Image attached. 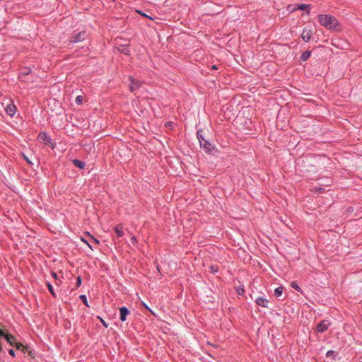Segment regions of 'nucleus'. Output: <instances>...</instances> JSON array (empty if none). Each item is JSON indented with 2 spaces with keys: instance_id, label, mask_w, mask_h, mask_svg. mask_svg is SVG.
<instances>
[{
  "instance_id": "bb28decb",
  "label": "nucleus",
  "mask_w": 362,
  "mask_h": 362,
  "mask_svg": "<svg viewBox=\"0 0 362 362\" xmlns=\"http://www.w3.org/2000/svg\"><path fill=\"white\" fill-rule=\"evenodd\" d=\"M76 284L77 287H79L81 285V278L80 276L77 277Z\"/></svg>"
},
{
  "instance_id": "f3484780",
  "label": "nucleus",
  "mask_w": 362,
  "mask_h": 362,
  "mask_svg": "<svg viewBox=\"0 0 362 362\" xmlns=\"http://www.w3.org/2000/svg\"><path fill=\"white\" fill-rule=\"evenodd\" d=\"M39 138L40 139L43 140L45 142H49L50 141L49 137H48L45 133H40L39 134Z\"/></svg>"
},
{
  "instance_id": "5701e85b",
  "label": "nucleus",
  "mask_w": 362,
  "mask_h": 362,
  "mask_svg": "<svg viewBox=\"0 0 362 362\" xmlns=\"http://www.w3.org/2000/svg\"><path fill=\"white\" fill-rule=\"evenodd\" d=\"M313 191L315 192H319V193H321V192H324V188H322V187H315Z\"/></svg>"
},
{
  "instance_id": "b1692460",
  "label": "nucleus",
  "mask_w": 362,
  "mask_h": 362,
  "mask_svg": "<svg viewBox=\"0 0 362 362\" xmlns=\"http://www.w3.org/2000/svg\"><path fill=\"white\" fill-rule=\"evenodd\" d=\"M90 243H95L96 245L99 244V241L91 235H90Z\"/></svg>"
},
{
  "instance_id": "4c0bfd02",
  "label": "nucleus",
  "mask_w": 362,
  "mask_h": 362,
  "mask_svg": "<svg viewBox=\"0 0 362 362\" xmlns=\"http://www.w3.org/2000/svg\"><path fill=\"white\" fill-rule=\"evenodd\" d=\"M24 158L29 163H31V162L29 160V158H27L25 156Z\"/></svg>"
},
{
  "instance_id": "72a5a7b5",
  "label": "nucleus",
  "mask_w": 362,
  "mask_h": 362,
  "mask_svg": "<svg viewBox=\"0 0 362 362\" xmlns=\"http://www.w3.org/2000/svg\"><path fill=\"white\" fill-rule=\"evenodd\" d=\"M52 276L55 279H57V275L55 272H52Z\"/></svg>"
},
{
  "instance_id": "f03ea898",
  "label": "nucleus",
  "mask_w": 362,
  "mask_h": 362,
  "mask_svg": "<svg viewBox=\"0 0 362 362\" xmlns=\"http://www.w3.org/2000/svg\"><path fill=\"white\" fill-rule=\"evenodd\" d=\"M86 36H87V35H86V32H84V31L79 32L78 33L73 35L71 37L70 42L72 43H76L78 42H81L85 40Z\"/></svg>"
},
{
  "instance_id": "a19ab883",
  "label": "nucleus",
  "mask_w": 362,
  "mask_h": 362,
  "mask_svg": "<svg viewBox=\"0 0 362 362\" xmlns=\"http://www.w3.org/2000/svg\"><path fill=\"white\" fill-rule=\"evenodd\" d=\"M362 362V361H361Z\"/></svg>"
},
{
  "instance_id": "473e14b6",
  "label": "nucleus",
  "mask_w": 362,
  "mask_h": 362,
  "mask_svg": "<svg viewBox=\"0 0 362 362\" xmlns=\"http://www.w3.org/2000/svg\"><path fill=\"white\" fill-rule=\"evenodd\" d=\"M243 292H244V290L243 288H239L238 290V294H243Z\"/></svg>"
},
{
  "instance_id": "2f4dec72",
  "label": "nucleus",
  "mask_w": 362,
  "mask_h": 362,
  "mask_svg": "<svg viewBox=\"0 0 362 362\" xmlns=\"http://www.w3.org/2000/svg\"><path fill=\"white\" fill-rule=\"evenodd\" d=\"M8 353H9V354H10L11 356H15V352H14V351H13V349H10V350L8 351Z\"/></svg>"
},
{
  "instance_id": "dca6fc26",
  "label": "nucleus",
  "mask_w": 362,
  "mask_h": 362,
  "mask_svg": "<svg viewBox=\"0 0 362 362\" xmlns=\"http://www.w3.org/2000/svg\"><path fill=\"white\" fill-rule=\"evenodd\" d=\"M283 290H284V287H282V286L277 287L274 290V295L277 297L281 296L283 293Z\"/></svg>"
},
{
  "instance_id": "c756f323",
  "label": "nucleus",
  "mask_w": 362,
  "mask_h": 362,
  "mask_svg": "<svg viewBox=\"0 0 362 362\" xmlns=\"http://www.w3.org/2000/svg\"><path fill=\"white\" fill-rule=\"evenodd\" d=\"M81 240H82V241H83L84 243H86L88 245V246L91 250H93V248H92V245H91L90 243L87 242V241H86V240H85L83 238H82Z\"/></svg>"
},
{
  "instance_id": "ea45409f",
  "label": "nucleus",
  "mask_w": 362,
  "mask_h": 362,
  "mask_svg": "<svg viewBox=\"0 0 362 362\" xmlns=\"http://www.w3.org/2000/svg\"><path fill=\"white\" fill-rule=\"evenodd\" d=\"M291 7V6H288V9L290 10V8Z\"/></svg>"
},
{
  "instance_id": "c85d7f7f",
  "label": "nucleus",
  "mask_w": 362,
  "mask_h": 362,
  "mask_svg": "<svg viewBox=\"0 0 362 362\" xmlns=\"http://www.w3.org/2000/svg\"><path fill=\"white\" fill-rule=\"evenodd\" d=\"M101 323L103 325L104 327L106 328L108 327L107 324L105 322L104 320H103L101 317H99Z\"/></svg>"
},
{
  "instance_id": "f257e3e1",
  "label": "nucleus",
  "mask_w": 362,
  "mask_h": 362,
  "mask_svg": "<svg viewBox=\"0 0 362 362\" xmlns=\"http://www.w3.org/2000/svg\"><path fill=\"white\" fill-rule=\"evenodd\" d=\"M318 21L320 25L327 30H337L339 26L338 20L331 15L320 14L318 16Z\"/></svg>"
},
{
  "instance_id": "412c9836",
  "label": "nucleus",
  "mask_w": 362,
  "mask_h": 362,
  "mask_svg": "<svg viewBox=\"0 0 362 362\" xmlns=\"http://www.w3.org/2000/svg\"><path fill=\"white\" fill-rule=\"evenodd\" d=\"M119 52L125 54H129V49L127 48V47L126 46H122L120 48H119Z\"/></svg>"
},
{
  "instance_id": "6ab92c4d",
  "label": "nucleus",
  "mask_w": 362,
  "mask_h": 362,
  "mask_svg": "<svg viewBox=\"0 0 362 362\" xmlns=\"http://www.w3.org/2000/svg\"><path fill=\"white\" fill-rule=\"evenodd\" d=\"M291 286L293 288L296 290L298 292L303 293L300 287L297 284L296 281H292Z\"/></svg>"
},
{
  "instance_id": "423d86ee",
  "label": "nucleus",
  "mask_w": 362,
  "mask_h": 362,
  "mask_svg": "<svg viewBox=\"0 0 362 362\" xmlns=\"http://www.w3.org/2000/svg\"><path fill=\"white\" fill-rule=\"evenodd\" d=\"M200 146L204 149V151L206 153H211L212 150L214 149L211 144L207 140L204 141L203 142L200 143Z\"/></svg>"
},
{
  "instance_id": "6e6552de",
  "label": "nucleus",
  "mask_w": 362,
  "mask_h": 362,
  "mask_svg": "<svg viewBox=\"0 0 362 362\" xmlns=\"http://www.w3.org/2000/svg\"><path fill=\"white\" fill-rule=\"evenodd\" d=\"M119 311H120L119 319L121 321L124 322L127 320V316L129 314V311L126 307L120 308Z\"/></svg>"
},
{
  "instance_id": "9d476101",
  "label": "nucleus",
  "mask_w": 362,
  "mask_h": 362,
  "mask_svg": "<svg viewBox=\"0 0 362 362\" xmlns=\"http://www.w3.org/2000/svg\"><path fill=\"white\" fill-rule=\"evenodd\" d=\"M256 303L257 305L263 307V308H267L268 307V300L262 297H259L256 299Z\"/></svg>"
},
{
  "instance_id": "9b49d317",
  "label": "nucleus",
  "mask_w": 362,
  "mask_h": 362,
  "mask_svg": "<svg viewBox=\"0 0 362 362\" xmlns=\"http://www.w3.org/2000/svg\"><path fill=\"white\" fill-rule=\"evenodd\" d=\"M310 4H298L297 6V8H295L292 10H291V11H295L296 9H300V10H306L307 11V13H310Z\"/></svg>"
},
{
  "instance_id": "aec40b11",
  "label": "nucleus",
  "mask_w": 362,
  "mask_h": 362,
  "mask_svg": "<svg viewBox=\"0 0 362 362\" xmlns=\"http://www.w3.org/2000/svg\"><path fill=\"white\" fill-rule=\"evenodd\" d=\"M47 288H48V289H49V292L51 293V294H52L54 297H56V293H55V292H54V288H53V287H52V284H51L49 282H47Z\"/></svg>"
},
{
  "instance_id": "7ed1b4c3",
  "label": "nucleus",
  "mask_w": 362,
  "mask_h": 362,
  "mask_svg": "<svg viewBox=\"0 0 362 362\" xmlns=\"http://www.w3.org/2000/svg\"><path fill=\"white\" fill-rule=\"evenodd\" d=\"M329 325H330V323H329V322L328 320H322L317 325V332H323L326 331L328 329Z\"/></svg>"
},
{
  "instance_id": "e433bc0d",
  "label": "nucleus",
  "mask_w": 362,
  "mask_h": 362,
  "mask_svg": "<svg viewBox=\"0 0 362 362\" xmlns=\"http://www.w3.org/2000/svg\"><path fill=\"white\" fill-rule=\"evenodd\" d=\"M333 352H334L333 351H329L327 353V356H328L329 355H332V354Z\"/></svg>"
},
{
  "instance_id": "4be33fe9",
  "label": "nucleus",
  "mask_w": 362,
  "mask_h": 362,
  "mask_svg": "<svg viewBox=\"0 0 362 362\" xmlns=\"http://www.w3.org/2000/svg\"><path fill=\"white\" fill-rule=\"evenodd\" d=\"M83 96H81V95H78V96L76 98V103L77 104H81V103H82V102H83Z\"/></svg>"
},
{
  "instance_id": "2eb2a0df",
  "label": "nucleus",
  "mask_w": 362,
  "mask_h": 362,
  "mask_svg": "<svg viewBox=\"0 0 362 362\" xmlns=\"http://www.w3.org/2000/svg\"><path fill=\"white\" fill-rule=\"evenodd\" d=\"M197 139L199 140V144L206 140L203 136L202 130L197 131Z\"/></svg>"
},
{
  "instance_id": "f8f14e48",
  "label": "nucleus",
  "mask_w": 362,
  "mask_h": 362,
  "mask_svg": "<svg viewBox=\"0 0 362 362\" xmlns=\"http://www.w3.org/2000/svg\"><path fill=\"white\" fill-rule=\"evenodd\" d=\"M0 337H4L5 339L7 340V341L11 344V345H13V341L15 340V338L13 336H12L11 334H5L4 332V334L3 335H0Z\"/></svg>"
},
{
  "instance_id": "a878e982",
  "label": "nucleus",
  "mask_w": 362,
  "mask_h": 362,
  "mask_svg": "<svg viewBox=\"0 0 362 362\" xmlns=\"http://www.w3.org/2000/svg\"><path fill=\"white\" fill-rule=\"evenodd\" d=\"M131 243H132L134 245H136V244H137V240H136V237H135V236H132V237L131 238Z\"/></svg>"
},
{
  "instance_id": "393cba45",
  "label": "nucleus",
  "mask_w": 362,
  "mask_h": 362,
  "mask_svg": "<svg viewBox=\"0 0 362 362\" xmlns=\"http://www.w3.org/2000/svg\"><path fill=\"white\" fill-rule=\"evenodd\" d=\"M210 270L211 271V272L216 273L218 272V267L217 266H211Z\"/></svg>"
},
{
  "instance_id": "a211bd4d",
  "label": "nucleus",
  "mask_w": 362,
  "mask_h": 362,
  "mask_svg": "<svg viewBox=\"0 0 362 362\" xmlns=\"http://www.w3.org/2000/svg\"><path fill=\"white\" fill-rule=\"evenodd\" d=\"M31 72V69L30 67H24L21 69V74L22 75H28Z\"/></svg>"
},
{
  "instance_id": "0eeeda50",
  "label": "nucleus",
  "mask_w": 362,
  "mask_h": 362,
  "mask_svg": "<svg viewBox=\"0 0 362 362\" xmlns=\"http://www.w3.org/2000/svg\"><path fill=\"white\" fill-rule=\"evenodd\" d=\"M5 110L6 113L11 117L16 112V107L13 103L8 104Z\"/></svg>"
},
{
  "instance_id": "ddd939ff",
  "label": "nucleus",
  "mask_w": 362,
  "mask_h": 362,
  "mask_svg": "<svg viewBox=\"0 0 362 362\" xmlns=\"http://www.w3.org/2000/svg\"><path fill=\"white\" fill-rule=\"evenodd\" d=\"M72 162L75 166L78 167L80 169H83L85 168V163L81 160L74 159L72 160Z\"/></svg>"
},
{
  "instance_id": "f704fd0d",
  "label": "nucleus",
  "mask_w": 362,
  "mask_h": 362,
  "mask_svg": "<svg viewBox=\"0 0 362 362\" xmlns=\"http://www.w3.org/2000/svg\"><path fill=\"white\" fill-rule=\"evenodd\" d=\"M138 12H139V13H140V14H141V15H142L143 16H145V17L149 18V16H147L146 13H142V12H141V11H138Z\"/></svg>"
},
{
  "instance_id": "4468645a",
  "label": "nucleus",
  "mask_w": 362,
  "mask_h": 362,
  "mask_svg": "<svg viewBox=\"0 0 362 362\" xmlns=\"http://www.w3.org/2000/svg\"><path fill=\"white\" fill-rule=\"evenodd\" d=\"M310 56V51H305L304 52H303V54H301L300 56V59L303 61V62H305L306 61Z\"/></svg>"
},
{
  "instance_id": "58836bf2",
  "label": "nucleus",
  "mask_w": 362,
  "mask_h": 362,
  "mask_svg": "<svg viewBox=\"0 0 362 362\" xmlns=\"http://www.w3.org/2000/svg\"><path fill=\"white\" fill-rule=\"evenodd\" d=\"M212 69H217L218 68L216 67V65H214V66H212Z\"/></svg>"
},
{
  "instance_id": "c9c22d12",
  "label": "nucleus",
  "mask_w": 362,
  "mask_h": 362,
  "mask_svg": "<svg viewBox=\"0 0 362 362\" xmlns=\"http://www.w3.org/2000/svg\"><path fill=\"white\" fill-rule=\"evenodd\" d=\"M22 345L19 343H16L15 344V346L17 348V349H20V347Z\"/></svg>"
},
{
  "instance_id": "7c9ffc66",
  "label": "nucleus",
  "mask_w": 362,
  "mask_h": 362,
  "mask_svg": "<svg viewBox=\"0 0 362 362\" xmlns=\"http://www.w3.org/2000/svg\"><path fill=\"white\" fill-rule=\"evenodd\" d=\"M142 305H144V307L145 308H146L147 310H148L149 311H151L152 313H153L152 312V310H151V309L147 306V305H146L145 303H144V302H143V303H142Z\"/></svg>"
},
{
  "instance_id": "39448f33",
  "label": "nucleus",
  "mask_w": 362,
  "mask_h": 362,
  "mask_svg": "<svg viewBox=\"0 0 362 362\" xmlns=\"http://www.w3.org/2000/svg\"><path fill=\"white\" fill-rule=\"evenodd\" d=\"M130 83V90L133 92L134 90L138 89L141 83L139 81L134 79L132 76L129 77Z\"/></svg>"
},
{
  "instance_id": "1a4fd4ad",
  "label": "nucleus",
  "mask_w": 362,
  "mask_h": 362,
  "mask_svg": "<svg viewBox=\"0 0 362 362\" xmlns=\"http://www.w3.org/2000/svg\"><path fill=\"white\" fill-rule=\"evenodd\" d=\"M114 230L117 238H121L124 235L122 225H117L114 228Z\"/></svg>"
},
{
  "instance_id": "20e7f679",
  "label": "nucleus",
  "mask_w": 362,
  "mask_h": 362,
  "mask_svg": "<svg viewBox=\"0 0 362 362\" xmlns=\"http://www.w3.org/2000/svg\"><path fill=\"white\" fill-rule=\"evenodd\" d=\"M313 35L311 29L305 28L303 30L301 37L305 42H308Z\"/></svg>"
},
{
  "instance_id": "cd10ccee",
  "label": "nucleus",
  "mask_w": 362,
  "mask_h": 362,
  "mask_svg": "<svg viewBox=\"0 0 362 362\" xmlns=\"http://www.w3.org/2000/svg\"><path fill=\"white\" fill-rule=\"evenodd\" d=\"M80 298L83 300V302L86 304V305H88L87 304V299H86V296L85 295H81L80 296Z\"/></svg>"
}]
</instances>
